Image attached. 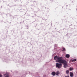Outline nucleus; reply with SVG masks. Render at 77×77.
Returning a JSON list of instances; mask_svg holds the SVG:
<instances>
[{
  "mask_svg": "<svg viewBox=\"0 0 77 77\" xmlns=\"http://www.w3.org/2000/svg\"><path fill=\"white\" fill-rule=\"evenodd\" d=\"M51 74L52 75H55V74H56V73H55V72H53L51 73Z\"/></svg>",
  "mask_w": 77,
  "mask_h": 77,
  "instance_id": "obj_6",
  "label": "nucleus"
},
{
  "mask_svg": "<svg viewBox=\"0 0 77 77\" xmlns=\"http://www.w3.org/2000/svg\"><path fill=\"white\" fill-rule=\"evenodd\" d=\"M76 59H73V60H72V62H75V61H76Z\"/></svg>",
  "mask_w": 77,
  "mask_h": 77,
  "instance_id": "obj_8",
  "label": "nucleus"
},
{
  "mask_svg": "<svg viewBox=\"0 0 77 77\" xmlns=\"http://www.w3.org/2000/svg\"><path fill=\"white\" fill-rule=\"evenodd\" d=\"M60 74V73L59 71L57 72L56 73H55V74L56 75H58L59 74Z\"/></svg>",
  "mask_w": 77,
  "mask_h": 77,
  "instance_id": "obj_4",
  "label": "nucleus"
},
{
  "mask_svg": "<svg viewBox=\"0 0 77 77\" xmlns=\"http://www.w3.org/2000/svg\"><path fill=\"white\" fill-rule=\"evenodd\" d=\"M66 73L67 74H69V70H66Z\"/></svg>",
  "mask_w": 77,
  "mask_h": 77,
  "instance_id": "obj_9",
  "label": "nucleus"
},
{
  "mask_svg": "<svg viewBox=\"0 0 77 77\" xmlns=\"http://www.w3.org/2000/svg\"><path fill=\"white\" fill-rule=\"evenodd\" d=\"M62 63H57L56 64V67L57 68H62Z\"/></svg>",
  "mask_w": 77,
  "mask_h": 77,
  "instance_id": "obj_2",
  "label": "nucleus"
},
{
  "mask_svg": "<svg viewBox=\"0 0 77 77\" xmlns=\"http://www.w3.org/2000/svg\"><path fill=\"white\" fill-rule=\"evenodd\" d=\"M4 76L5 77H9V75H8V73H6L4 75Z\"/></svg>",
  "mask_w": 77,
  "mask_h": 77,
  "instance_id": "obj_3",
  "label": "nucleus"
},
{
  "mask_svg": "<svg viewBox=\"0 0 77 77\" xmlns=\"http://www.w3.org/2000/svg\"><path fill=\"white\" fill-rule=\"evenodd\" d=\"M54 59L56 60V62H59L63 63L64 68H67L68 66V63L64 60L63 59L62 57L55 56L54 57Z\"/></svg>",
  "mask_w": 77,
  "mask_h": 77,
  "instance_id": "obj_1",
  "label": "nucleus"
},
{
  "mask_svg": "<svg viewBox=\"0 0 77 77\" xmlns=\"http://www.w3.org/2000/svg\"><path fill=\"white\" fill-rule=\"evenodd\" d=\"M66 57L67 58H69V54H66Z\"/></svg>",
  "mask_w": 77,
  "mask_h": 77,
  "instance_id": "obj_5",
  "label": "nucleus"
},
{
  "mask_svg": "<svg viewBox=\"0 0 77 77\" xmlns=\"http://www.w3.org/2000/svg\"><path fill=\"white\" fill-rule=\"evenodd\" d=\"M70 76L72 77L73 76V73L72 72H70Z\"/></svg>",
  "mask_w": 77,
  "mask_h": 77,
  "instance_id": "obj_7",
  "label": "nucleus"
},
{
  "mask_svg": "<svg viewBox=\"0 0 77 77\" xmlns=\"http://www.w3.org/2000/svg\"><path fill=\"white\" fill-rule=\"evenodd\" d=\"M0 77H3V75L2 74H0Z\"/></svg>",
  "mask_w": 77,
  "mask_h": 77,
  "instance_id": "obj_12",
  "label": "nucleus"
},
{
  "mask_svg": "<svg viewBox=\"0 0 77 77\" xmlns=\"http://www.w3.org/2000/svg\"><path fill=\"white\" fill-rule=\"evenodd\" d=\"M69 69L70 71H72L73 69L72 68H70Z\"/></svg>",
  "mask_w": 77,
  "mask_h": 77,
  "instance_id": "obj_10",
  "label": "nucleus"
},
{
  "mask_svg": "<svg viewBox=\"0 0 77 77\" xmlns=\"http://www.w3.org/2000/svg\"><path fill=\"white\" fill-rule=\"evenodd\" d=\"M65 77H69V76L68 75H67V76L66 75L65 76Z\"/></svg>",
  "mask_w": 77,
  "mask_h": 77,
  "instance_id": "obj_13",
  "label": "nucleus"
},
{
  "mask_svg": "<svg viewBox=\"0 0 77 77\" xmlns=\"http://www.w3.org/2000/svg\"><path fill=\"white\" fill-rule=\"evenodd\" d=\"M63 51H65V48H63Z\"/></svg>",
  "mask_w": 77,
  "mask_h": 77,
  "instance_id": "obj_11",
  "label": "nucleus"
}]
</instances>
